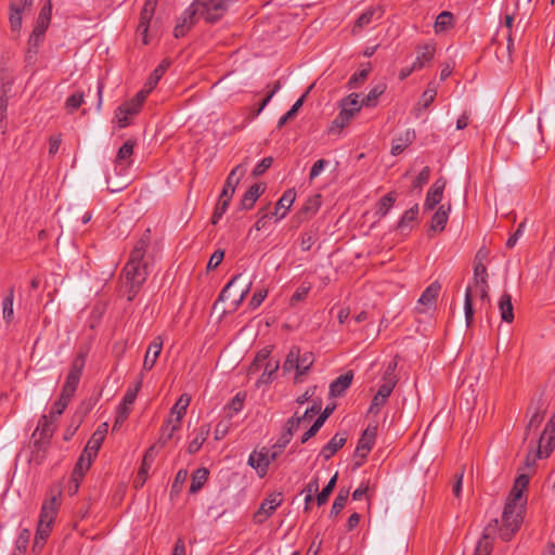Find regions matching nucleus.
<instances>
[{"instance_id": "nucleus-1", "label": "nucleus", "mask_w": 555, "mask_h": 555, "mask_svg": "<svg viewBox=\"0 0 555 555\" xmlns=\"http://www.w3.org/2000/svg\"><path fill=\"white\" fill-rule=\"evenodd\" d=\"M253 285L251 276L245 272L238 273L223 287L214 308L217 309L220 302H227L222 313L234 312L243 302Z\"/></svg>"}, {"instance_id": "nucleus-2", "label": "nucleus", "mask_w": 555, "mask_h": 555, "mask_svg": "<svg viewBox=\"0 0 555 555\" xmlns=\"http://www.w3.org/2000/svg\"><path fill=\"white\" fill-rule=\"evenodd\" d=\"M61 505V491L51 493L50 498L44 500L40 509L39 521L35 534L34 551H41L47 539L52 531V525Z\"/></svg>"}, {"instance_id": "nucleus-3", "label": "nucleus", "mask_w": 555, "mask_h": 555, "mask_svg": "<svg viewBox=\"0 0 555 555\" xmlns=\"http://www.w3.org/2000/svg\"><path fill=\"white\" fill-rule=\"evenodd\" d=\"M288 436H280L276 442L270 448H261L250 453L248 457V465L255 468L260 477L266 476L268 473L269 465L279 459L289 444L287 442Z\"/></svg>"}, {"instance_id": "nucleus-4", "label": "nucleus", "mask_w": 555, "mask_h": 555, "mask_svg": "<svg viewBox=\"0 0 555 555\" xmlns=\"http://www.w3.org/2000/svg\"><path fill=\"white\" fill-rule=\"evenodd\" d=\"M525 508L520 505L505 504L502 514V526L496 528L499 537L503 541H509L512 537L519 530L524 520Z\"/></svg>"}, {"instance_id": "nucleus-5", "label": "nucleus", "mask_w": 555, "mask_h": 555, "mask_svg": "<svg viewBox=\"0 0 555 555\" xmlns=\"http://www.w3.org/2000/svg\"><path fill=\"white\" fill-rule=\"evenodd\" d=\"M482 284H488L487 268L481 261L475 259L473 282L467 286L464 297V313L467 326H470L474 320L473 287Z\"/></svg>"}, {"instance_id": "nucleus-6", "label": "nucleus", "mask_w": 555, "mask_h": 555, "mask_svg": "<svg viewBox=\"0 0 555 555\" xmlns=\"http://www.w3.org/2000/svg\"><path fill=\"white\" fill-rule=\"evenodd\" d=\"M233 0H194L192 3L199 16L207 23L219 21L228 11Z\"/></svg>"}, {"instance_id": "nucleus-7", "label": "nucleus", "mask_w": 555, "mask_h": 555, "mask_svg": "<svg viewBox=\"0 0 555 555\" xmlns=\"http://www.w3.org/2000/svg\"><path fill=\"white\" fill-rule=\"evenodd\" d=\"M146 98V91H139L133 99L118 106L115 117L119 128H125L130 125L132 118L141 111Z\"/></svg>"}, {"instance_id": "nucleus-8", "label": "nucleus", "mask_w": 555, "mask_h": 555, "mask_svg": "<svg viewBox=\"0 0 555 555\" xmlns=\"http://www.w3.org/2000/svg\"><path fill=\"white\" fill-rule=\"evenodd\" d=\"M364 106L362 101H359V94L351 93L340 102V112L334 119L333 124L336 127L344 128L349 121L360 112L361 107Z\"/></svg>"}, {"instance_id": "nucleus-9", "label": "nucleus", "mask_w": 555, "mask_h": 555, "mask_svg": "<svg viewBox=\"0 0 555 555\" xmlns=\"http://www.w3.org/2000/svg\"><path fill=\"white\" fill-rule=\"evenodd\" d=\"M141 386L142 376L137 382V384L132 388H129L125 393L122 402L119 404L117 409V415L113 425V431L117 430L128 418L131 411V405L134 403Z\"/></svg>"}, {"instance_id": "nucleus-10", "label": "nucleus", "mask_w": 555, "mask_h": 555, "mask_svg": "<svg viewBox=\"0 0 555 555\" xmlns=\"http://www.w3.org/2000/svg\"><path fill=\"white\" fill-rule=\"evenodd\" d=\"M282 493H271L262 501L257 512L254 514L255 524H263L282 504Z\"/></svg>"}, {"instance_id": "nucleus-11", "label": "nucleus", "mask_w": 555, "mask_h": 555, "mask_svg": "<svg viewBox=\"0 0 555 555\" xmlns=\"http://www.w3.org/2000/svg\"><path fill=\"white\" fill-rule=\"evenodd\" d=\"M555 447V425L546 424L543 433L540 436L537 454L533 462L538 459L548 457Z\"/></svg>"}, {"instance_id": "nucleus-12", "label": "nucleus", "mask_w": 555, "mask_h": 555, "mask_svg": "<svg viewBox=\"0 0 555 555\" xmlns=\"http://www.w3.org/2000/svg\"><path fill=\"white\" fill-rule=\"evenodd\" d=\"M34 0H10V27L13 33H20L23 22V12L30 9Z\"/></svg>"}, {"instance_id": "nucleus-13", "label": "nucleus", "mask_w": 555, "mask_h": 555, "mask_svg": "<svg viewBox=\"0 0 555 555\" xmlns=\"http://www.w3.org/2000/svg\"><path fill=\"white\" fill-rule=\"evenodd\" d=\"M122 273L128 284L134 286H142L149 275L146 263H133V261H127Z\"/></svg>"}, {"instance_id": "nucleus-14", "label": "nucleus", "mask_w": 555, "mask_h": 555, "mask_svg": "<svg viewBox=\"0 0 555 555\" xmlns=\"http://www.w3.org/2000/svg\"><path fill=\"white\" fill-rule=\"evenodd\" d=\"M498 519L491 520L483 529L482 535L478 541L474 555H490L492 552V539L496 532Z\"/></svg>"}, {"instance_id": "nucleus-15", "label": "nucleus", "mask_w": 555, "mask_h": 555, "mask_svg": "<svg viewBox=\"0 0 555 555\" xmlns=\"http://www.w3.org/2000/svg\"><path fill=\"white\" fill-rule=\"evenodd\" d=\"M197 16L199 13L196 11L193 4H191L179 17L173 35L176 38H181L186 35V33L192 28L195 24Z\"/></svg>"}, {"instance_id": "nucleus-16", "label": "nucleus", "mask_w": 555, "mask_h": 555, "mask_svg": "<svg viewBox=\"0 0 555 555\" xmlns=\"http://www.w3.org/2000/svg\"><path fill=\"white\" fill-rule=\"evenodd\" d=\"M529 483V477L527 475H520L516 478L514 486L509 492V495L507 498V501L505 504L511 505H520L521 508H525L526 505V498L524 496V490L527 488Z\"/></svg>"}, {"instance_id": "nucleus-17", "label": "nucleus", "mask_w": 555, "mask_h": 555, "mask_svg": "<svg viewBox=\"0 0 555 555\" xmlns=\"http://www.w3.org/2000/svg\"><path fill=\"white\" fill-rule=\"evenodd\" d=\"M446 184L447 181L443 178H439L433 183L424 202L423 208L425 211L433 210L442 201Z\"/></svg>"}, {"instance_id": "nucleus-18", "label": "nucleus", "mask_w": 555, "mask_h": 555, "mask_svg": "<svg viewBox=\"0 0 555 555\" xmlns=\"http://www.w3.org/2000/svg\"><path fill=\"white\" fill-rule=\"evenodd\" d=\"M54 421L50 420L48 415H42L38 422V426L33 434V437L36 438L39 435V438L35 440L34 446L36 448H40L41 443L48 441L54 431L53 426Z\"/></svg>"}, {"instance_id": "nucleus-19", "label": "nucleus", "mask_w": 555, "mask_h": 555, "mask_svg": "<svg viewBox=\"0 0 555 555\" xmlns=\"http://www.w3.org/2000/svg\"><path fill=\"white\" fill-rule=\"evenodd\" d=\"M163 345H164V340L160 335L156 336L150 343L146 353H145V357H144L143 365H142L143 371H151L154 367V365L163 350Z\"/></svg>"}, {"instance_id": "nucleus-20", "label": "nucleus", "mask_w": 555, "mask_h": 555, "mask_svg": "<svg viewBox=\"0 0 555 555\" xmlns=\"http://www.w3.org/2000/svg\"><path fill=\"white\" fill-rule=\"evenodd\" d=\"M182 422L168 417L160 427L159 438L156 443L160 447H165L171 439L175 438L176 434L180 431Z\"/></svg>"}, {"instance_id": "nucleus-21", "label": "nucleus", "mask_w": 555, "mask_h": 555, "mask_svg": "<svg viewBox=\"0 0 555 555\" xmlns=\"http://www.w3.org/2000/svg\"><path fill=\"white\" fill-rule=\"evenodd\" d=\"M246 172V168L243 165H237L234 167L229 176L227 177L225 183L223 185L221 195L224 197H231L233 196L236 186L238 185L241 179L244 177Z\"/></svg>"}, {"instance_id": "nucleus-22", "label": "nucleus", "mask_w": 555, "mask_h": 555, "mask_svg": "<svg viewBox=\"0 0 555 555\" xmlns=\"http://www.w3.org/2000/svg\"><path fill=\"white\" fill-rule=\"evenodd\" d=\"M451 211V204H442L433 215L429 224V232H442L446 229V225L449 220V215Z\"/></svg>"}, {"instance_id": "nucleus-23", "label": "nucleus", "mask_w": 555, "mask_h": 555, "mask_svg": "<svg viewBox=\"0 0 555 555\" xmlns=\"http://www.w3.org/2000/svg\"><path fill=\"white\" fill-rule=\"evenodd\" d=\"M134 142L127 140L118 150L115 159V169L119 172L126 170L131 165V156L133 154Z\"/></svg>"}, {"instance_id": "nucleus-24", "label": "nucleus", "mask_w": 555, "mask_h": 555, "mask_svg": "<svg viewBox=\"0 0 555 555\" xmlns=\"http://www.w3.org/2000/svg\"><path fill=\"white\" fill-rule=\"evenodd\" d=\"M93 456H89L86 453H81L79 456L72 474V481L75 482V490L74 492L78 491L80 481L82 480L86 473L89 470L92 464Z\"/></svg>"}, {"instance_id": "nucleus-25", "label": "nucleus", "mask_w": 555, "mask_h": 555, "mask_svg": "<svg viewBox=\"0 0 555 555\" xmlns=\"http://www.w3.org/2000/svg\"><path fill=\"white\" fill-rule=\"evenodd\" d=\"M296 198V192L294 189L286 190L281 198L278 201L275 205V209L272 212L273 216L276 217L278 220L283 219L286 215L292 205L294 204Z\"/></svg>"}, {"instance_id": "nucleus-26", "label": "nucleus", "mask_w": 555, "mask_h": 555, "mask_svg": "<svg viewBox=\"0 0 555 555\" xmlns=\"http://www.w3.org/2000/svg\"><path fill=\"white\" fill-rule=\"evenodd\" d=\"M151 242L150 230H146L140 240L135 243L133 249L130 253V257L128 261H133V263H145L144 257L146 249Z\"/></svg>"}, {"instance_id": "nucleus-27", "label": "nucleus", "mask_w": 555, "mask_h": 555, "mask_svg": "<svg viewBox=\"0 0 555 555\" xmlns=\"http://www.w3.org/2000/svg\"><path fill=\"white\" fill-rule=\"evenodd\" d=\"M83 367H85V357H83V354L80 353L73 361V363L70 365V370L68 372V375H67L64 384L66 386L73 387L77 390Z\"/></svg>"}, {"instance_id": "nucleus-28", "label": "nucleus", "mask_w": 555, "mask_h": 555, "mask_svg": "<svg viewBox=\"0 0 555 555\" xmlns=\"http://www.w3.org/2000/svg\"><path fill=\"white\" fill-rule=\"evenodd\" d=\"M384 10L380 5L367 8L356 21L352 31L356 33L357 29H362L373 21L382 18Z\"/></svg>"}, {"instance_id": "nucleus-29", "label": "nucleus", "mask_w": 555, "mask_h": 555, "mask_svg": "<svg viewBox=\"0 0 555 555\" xmlns=\"http://www.w3.org/2000/svg\"><path fill=\"white\" fill-rule=\"evenodd\" d=\"M436 53V47L434 43H424L416 48V59L413 62L414 68L422 69L427 63H429Z\"/></svg>"}, {"instance_id": "nucleus-30", "label": "nucleus", "mask_w": 555, "mask_h": 555, "mask_svg": "<svg viewBox=\"0 0 555 555\" xmlns=\"http://www.w3.org/2000/svg\"><path fill=\"white\" fill-rule=\"evenodd\" d=\"M353 374L351 371L338 376L330 385V395L340 397L352 383Z\"/></svg>"}, {"instance_id": "nucleus-31", "label": "nucleus", "mask_w": 555, "mask_h": 555, "mask_svg": "<svg viewBox=\"0 0 555 555\" xmlns=\"http://www.w3.org/2000/svg\"><path fill=\"white\" fill-rule=\"evenodd\" d=\"M170 66L169 60H163L159 65L153 70V73L147 78L144 88L141 91H146V95H149L152 90L156 87L163 75L166 73L168 67Z\"/></svg>"}, {"instance_id": "nucleus-32", "label": "nucleus", "mask_w": 555, "mask_h": 555, "mask_svg": "<svg viewBox=\"0 0 555 555\" xmlns=\"http://www.w3.org/2000/svg\"><path fill=\"white\" fill-rule=\"evenodd\" d=\"M263 191L264 186L260 183L253 184L243 195L241 199V208L244 210L251 209Z\"/></svg>"}, {"instance_id": "nucleus-33", "label": "nucleus", "mask_w": 555, "mask_h": 555, "mask_svg": "<svg viewBox=\"0 0 555 555\" xmlns=\"http://www.w3.org/2000/svg\"><path fill=\"white\" fill-rule=\"evenodd\" d=\"M51 14L52 3L51 0H47L46 4L41 8L38 14L36 25L34 27V29H36V35L46 33L51 22Z\"/></svg>"}, {"instance_id": "nucleus-34", "label": "nucleus", "mask_w": 555, "mask_h": 555, "mask_svg": "<svg viewBox=\"0 0 555 555\" xmlns=\"http://www.w3.org/2000/svg\"><path fill=\"white\" fill-rule=\"evenodd\" d=\"M415 139L414 130L406 129L399 137L395 138L391 145V154L397 156L408 147Z\"/></svg>"}, {"instance_id": "nucleus-35", "label": "nucleus", "mask_w": 555, "mask_h": 555, "mask_svg": "<svg viewBox=\"0 0 555 555\" xmlns=\"http://www.w3.org/2000/svg\"><path fill=\"white\" fill-rule=\"evenodd\" d=\"M441 289V285L438 282L431 283L426 289L422 293L418 305L425 306L427 308H431L436 305L437 298L439 296Z\"/></svg>"}, {"instance_id": "nucleus-36", "label": "nucleus", "mask_w": 555, "mask_h": 555, "mask_svg": "<svg viewBox=\"0 0 555 555\" xmlns=\"http://www.w3.org/2000/svg\"><path fill=\"white\" fill-rule=\"evenodd\" d=\"M346 436H340L336 434L321 450L320 455L324 457V460H330L339 449H341L346 443Z\"/></svg>"}, {"instance_id": "nucleus-37", "label": "nucleus", "mask_w": 555, "mask_h": 555, "mask_svg": "<svg viewBox=\"0 0 555 555\" xmlns=\"http://www.w3.org/2000/svg\"><path fill=\"white\" fill-rule=\"evenodd\" d=\"M190 402L191 397L188 393H182L171 408L168 417H173L175 420L182 422L186 414Z\"/></svg>"}, {"instance_id": "nucleus-38", "label": "nucleus", "mask_w": 555, "mask_h": 555, "mask_svg": "<svg viewBox=\"0 0 555 555\" xmlns=\"http://www.w3.org/2000/svg\"><path fill=\"white\" fill-rule=\"evenodd\" d=\"M499 309L501 312V319L504 322L511 323L514 320V308L512 305V296L507 293L502 294L499 301Z\"/></svg>"}, {"instance_id": "nucleus-39", "label": "nucleus", "mask_w": 555, "mask_h": 555, "mask_svg": "<svg viewBox=\"0 0 555 555\" xmlns=\"http://www.w3.org/2000/svg\"><path fill=\"white\" fill-rule=\"evenodd\" d=\"M397 194L389 192L383 196L376 204L375 215L380 219L384 218L396 203Z\"/></svg>"}, {"instance_id": "nucleus-40", "label": "nucleus", "mask_w": 555, "mask_h": 555, "mask_svg": "<svg viewBox=\"0 0 555 555\" xmlns=\"http://www.w3.org/2000/svg\"><path fill=\"white\" fill-rule=\"evenodd\" d=\"M209 433H210L209 425H202L198 428V431L196 433V436L189 443L188 452L190 454L196 453L202 448L203 443L206 441Z\"/></svg>"}, {"instance_id": "nucleus-41", "label": "nucleus", "mask_w": 555, "mask_h": 555, "mask_svg": "<svg viewBox=\"0 0 555 555\" xmlns=\"http://www.w3.org/2000/svg\"><path fill=\"white\" fill-rule=\"evenodd\" d=\"M246 399L245 392H237L234 398L224 406L227 418L231 420L234 415L243 410L244 402Z\"/></svg>"}, {"instance_id": "nucleus-42", "label": "nucleus", "mask_w": 555, "mask_h": 555, "mask_svg": "<svg viewBox=\"0 0 555 555\" xmlns=\"http://www.w3.org/2000/svg\"><path fill=\"white\" fill-rule=\"evenodd\" d=\"M209 477V470L206 467L197 468L192 475V481L190 486V492H198L206 483Z\"/></svg>"}, {"instance_id": "nucleus-43", "label": "nucleus", "mask_w": 555, "mask_h": 555, "mask_svg": "<svg viewBox=\"0 0 555 555\" xmlns=\"http://www.w3.org/2000/svg\"><path fill=\"white\" fill-rule=\"evenodd\" d=\"M153 15H154L153 12L146 11L143 9L140 14V22H139V25L137 28V33L142 38V41L144 44L149 43L147 31H149L150 23L153 18Z\"/></svg>"}, {"instance_id": "nucleus-44", "label": "nucleus", "mask_w": 555, "mask_h": 555, "mask_svg": "<svg viewBox=\"0 0 555 555\" xmlns=\"http://www.w3.org/2000/svg\"><path fill=\"white\" fill-rule=\"evenodd\" d=\"M156 444L150 447L145 454H144V457H143V461H142V465L140 467V470L138 473V477L142 480L141 481V485L145 481L146 479V475H147V472L149 469L151 468L153 462H154V459H155V455H156Z\"/></svg>"}, {"instance_id": "nucleus-45", "label": "nucleus", "mask_w": 555, "mask_h": 555, "mask_svg": "<svg viewBox=\"0 0 555 555\" xmlns=\"http://www.w3.org/2000/svg\"><path fill=\"white\" fill-rule=\"evenodd\" d=\"M13 301L14 287H10L8 295L2 300V318L7 323H11L14 318Z\"/></svg>"}, {"instance_id": "nucleus-46", "label": "nucleus", "mask_w": 555, "mask_h": 555, "mask_svg": "<svg viewBox=\"0 0 555 555\" xmlns=\"http://www.w3.org/2000/svg\"><path fill=\"white\" fill-rule=\"evenodd\" d=\"M546 409L543 406V404H540L537 406L531 414L529 422L526 426V437L532 429H538L539 426L542 424L544 416H545Z\"/></svg>"}, {"instance_id": "nucleus-47", "label": "nucleus", "mask_w": 555, "mask_h": 555, "mask_svg": "<svg viewBox=\"0 0 555 555\" xmlns=\"http://www.w3.org/2000/svg\"><path fill=\"white\" fill-rule=\"evenodd\" d=\"M386 91L385 83H377L371 88L370 92L362 99V104L366 107L376 105L378 98Z\"/></svg>"}, {"instance_id": "nucleus-48", "label": "nucleus", "mask_w": 555, "mask_h": 555, "mask_svg": "<svg viewBox=\"0 0 555 555\" xmlns=\"http://www.w3.org/2000/svg\"><path fill=\"white\" fill-rule=\"evenodd\" d=\"M297 356H298V347H293L286 357V360L283 364V370L285 372H291L293 370H296L295 382L299 383V382H301V379H300V375H298V359L296 358Z\"/></svg>"}, {"instance_id": "nucleus-49", "label": "nucleus", "mask_w": 555, "mask_h": 555, "mask_svg": "<svg viewBox=\"0 0 555 555\" xmlns=\"http://www.w3.org/2000/svg\"><path fill=\"white\" fill-rule=\"evenodd\" d=\"M437 96V87L434 82L428 83L426 90L422 93L418 109H427Z\"/></svg>"}, {"instance_id": "nucleus-50", "label": "nucleus", "mask_w": 555, "mask_h": 555, "mask_svg": "<svg viewBox=\"0 0 555 555\" xmlns=\"http://www.w3.org/2000/svg\"><path fill=\"white\" fill-rule=\"evenodd\" d=\"M349 496V490L348 489H340L337 493L334 503L332 505L330 517H336L340 514V512L344 509L346 502Z\"/></svg>"}, {"instance_id": "nucleus-51", "label": "nucleus", "mask_w": 555, "mask_h": 555, "mask_svg": "<svg viewBox=\"0 0 555 555\" xmlns=\"http://www.w3.org/2000/svg\"><path fill=\"white\" fill-rule=\"evenodd\" d=\"M296 358L298 359V375L301 376L306 374L312 366L314 362V356L310 351H306L300 354V349L298 348V356Z\"/></svg>"}, {"instance_id": "nucleus-52", "label": "nucleus", "mask_w": 555, "mask_h": 555, "mask_svg": "<svg viewBox=\"0 0 555 555\" xmlns=\"http://www.w3.org/2000/svg\"><path fill=\"white\" fill-rule=\"evenodd\" d=\"M231 199H232L231 197H224L223 195L220 194L218 203H217L214 214L211 216L212 224H217L219 222V220L223 217V215L225 214V211L230 205Z\"/></svg>"}, {"instance_id": "nucleus-53", "label": "nucleus", "mask_w": 555, "mask_h": 555, "mask_svg": "<svg viewBox=\"0 0 555 555\" xmlns=\"http://www.w3.org/2000/svg\"><path fill=\"white\" fill-rule=\"evenodd\" d=\"M371 72V66L370 64H366L365 67L359 69L358 72H356L349 79L347 86L349 89H356L358 88L361 83H363L365 81V79L367 78L369 74Z\"/></svg>"}, {"instance_id": "nucleus-54", "label": "nucleus", "mask_w": 555, "mask_h": 555, "mask_svg": "<svg viewBox=\"0 0 555 555\" xmlns=\"http://www.w3.org/2000/svg\"><path fill=\"white\" fill-rule=\"evenodd\" d=\"M305 98H306V94H304L301 98H299L294 104L293 106L291 107L289 111H287L278 121V128H282L284 125H286V122L291 119H293L297 112L299 111V108L302 106L304 102H305Z\"/></svg>"}, {"instance_id": "nucleus-55", "label": "nucleus", "mask_w": 555, "mask_h": 555, "mask_svg": "<svg viewBox=\"0 0 555 555\" xmlns=\"http://www.w3.org/2000/svg\"><path fill=\"white\" fill-rule=\"evenodd\" d=\"M337 481V473L330 479L327 485L322 489V491L317 495V504L319 506L324 505L331 493L333 492Z\"/></svg>"}, {"instance_id": "nucleus-56", "label": "nucleus", "mask_w": 555, "mask_h": 555, "mask_svg": "<svg viewBox=\"0 0 555 555\" xmlns=\"http://www.w3.org/2000/svg\"><path fill=\"white\" fill-rule=\"evenodd\" d=\"M418 205L415 204L410 209H408L398 222V229L403 230L409 227V224L414 221L418 216Z\"/></svg>"}, {"instance_id": "nucleus-57", "label": "nucleus", "mask_w": 555, "mask_h": 555, "mask_svg": "<svg viewBox=\"0 0 555 555\" xmlns=\"http://www.w3.org/2000/svg\"><path fill=\"white\" fill-rule=\"evenodd\" d=\"M271 353V350L269 348H263L261 349L255 360L253 361V363L250 364L249 366V373H256L258 372L259 370H261L263 363H266L267 361H269V356Z\"/></svg>"}, {"instance_id": "nucleus-58", "label": "nucleus", "mask_w": 555, "mask_h": 555, "mask_svg": "<svg viewBox=\"0 0 555 555\" xmlns=\"http://www.w3.org/2000/svg\"><path fill=\"white\" fill-rule=\"evenodd\" d=\"M320 206L319 196L315 198H310L307 201V203L302 206V208L299 211V218L300 219H307L310 216L314 215Z\"/></svg>"}, {"instance_id": "nucleus-59", "label": "nucleus", "mask_w": 555, "mask_h": 555, "mask_svg": "<svg viewBox=\"0 0 555 555\" xmlns=\"http://www.w3.org/2000/svg\"><path fill=\"white\" fill-rule=\"evenodd\" d=\"M453 22V15L452 13L448 11L441 12L435 22V30L436 33L444 30L447 27L451 26Z\"/></svg>"}, {"instance_id": "nucleus-60", "label": "nucleus", "mask_w": 555, "mask_h": 555, "mask_svg": "<svg viewBox=\"0 0 555 555\" xmlns=\"http://www.w3.org/2000/svg\"><path fill=\"white\" fill-rule=\"evenodd\" d=\"M263 373L260 377V382L262 383H269L272 379V376L275 374V372L279 369V361L275 360H269L266 363H263Z\"/></svg>"}, {"instance_id": "nucleus-61", "label": "nucleus", "mask_w": 555, "mask_h": 555, "mask_svg": "<svg viewBox=\"0 0 555 555\" xmlns=\"http://www.w3.org/2000/svg\"><path fill=\"white\" fill-rule=\"evenodd\" d=\"M397 366H398V356H396L388 363V365L383 374V377H382L383 383L390 382V379H391V382H393V384L397 385V383H398V377L396 375Z\"/></svg>"}, {"instance_id": "nucleus-62", "label": "nucleus", "mask_w": 555, "mask_h": 555, "mask_svg": "<svg viewBox=\"0 0 555 555\" xmlns=\"http://www.w3.org/2000/svg\"><path fill=\"white\" fill-rule=\"evenodd\" d=\"M373 446H374V441L361 436V438L358 441L356 454L361 456L362 459H365L367 456V454L370 453V451L372 450Z\"/></svg>"}, {"instance_id": "nucleus-63", "label": "nucleus", "mask_w": 555, "mask_h": 555, "mask_svg": "<svg viewBox=\"0 0 555 555\" xmlns=\"http://www.w3.org/2000/svg\"><path fill=\"white\" fill-rule=\"evenodd\" d=\"M83 93L82 92H76L69 95L66 100L65 106L69 112H74L80 107V105L83 103Z\"/></svg>"}, {"instance_id": "nucleus-64", "label": "nucleus", "mask_w": 555, "mask_h": 555, "mask_svg": "<svg viewBox=\"0 0 555 555\" xmlns=\"http://www.w3.org/2000/svg\"><path fill=\"white\" fill-rule=\"evenodd\" d=\"M68 403L69 402L63 400L62 398H59V400L53 403L51 411L48 415L50 420L55 421L59 416H61L65 409L67 408Z\"/></svg>"}]
</instances>
